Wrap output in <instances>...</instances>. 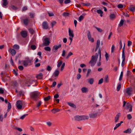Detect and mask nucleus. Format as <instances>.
<instances>
[{
	"label": "nucleus",
	"mask_w": 135,
	"mask_h": 135,
	"mask_svg": "<svg viewBox=\"0 0 135 135\" xmlns=\"http://www.w3.org/2000/svg\"><path fill=\"white\" fill-rule=\"evenodd\" d=\"M100 55V61L101 57V54L100 49L99 48L98 50V53H96L95 55H93L91 57V60L89 62L91 66H93L96 64L98 59V56Z\"/></svg>",
	"instance_id": "f257e3e1"
},
{
	"label": "nucleus",
	"mask_w": 135,
	"mask_h": 135,
	"mask_svg": "<svg viewBox=\"0 0 135 135\" xmlns=\"http://www.w3.org/2000/svg\"><path fill=\"white\" fill-rule=\"evenodd\" d=\"M40 93L38 91H35L32 93L30 95V98L36 101L38 99V96Z\"/></svg>",
	"instance_id": "f03ea898"
},
{
	"label": "nucleus",
	"mask_w": 135,
	"mask_h": 135,
	"mask_svg": "<svg viewBox=\"0 0 135 135\" xmlns=\"http://www.w3.org/2000/svg\"><path fill=\"white\" fill-rule=\"evenodd\" d=\"M124 48H125V44H124L123 47L122 49V58L123 59L122 61V66L123 67L125 61V56L124 53Z\"/></svg>",
	"instance_id": "7ed1b4c3"
},
{
	"label": "nucleus",
	"mask_w": 135,
	"mask_h": 135,
	"mask_svg": "<svg viewBox=\"0 0 135 135\" xmlns=\"http://www.w3.org/2000/svg\"><path fill=\"white\" fill-rule=\"evenodd\" d=\"M132 89L131 88H127L126 89V93L129 96L132 94Z\"/></svg>",
	"instance_id": "20e7f679"
},
{
	"label": "nucleus",
	"mask_w": 135,
	"mask_h": 135,
	"mask_svg": "<svg viewBox=\"0 0 135 135\" xmlns=\"http://www.w3.org/2000/svg\"><path fill=\"white\" fill-rule=\"evenodd\" d=\"M22 103L21 101L20 100L17 101L16 102V105L17 108L19 109H21L22 108L21 105Z\"/></svg>",
	"instance_id": "39448f33"
},
{
	"label": "nucleus",
	"mask_w": 135,
	"mask_h": 135,
	"mask_svg": "<svg viewBox=\"0 0 135 135\" xmlns=\"http://www.w3.org/2000/svg\"><path fill=\"white\" fill-rule=\"evenodd\" d=\"M87 36L89 40L92 42H93L94 41V39L93 38L91 37L90 32L89 31H88Z\"/></svg>",
	"instance_id": "423d86ee"
},
{
	"label": "nucleus",
	"mask_w": 135,
	"mask_h": 135,
	"mask_svg": "<svg viewBox=\"0 0 135 135\" xmlns=\"http://www.w3.org/2000/svg\"><path fill=\"white\" fill-rule=\"evenodd\" d=\"M35 82V80H31L30 79H27L25 80V83L26 84H28V86H30V85H31L33 82Z\"/></svg>",
	"instance_id": "0eeeda50"
},
{
	"label": "nucleus",
	"mask_w": 135,
	"mask_h": 135,
	"mask_svg": "<svg viewBox=\"0 0 135 135\" xmlns=\"http://www.w3.org/2000/svg\"><path fill=\"white\" fill-rule=\"evenodd\" d=\"M42 28L44 29H47L48 28V25L47 22L46 21H44L42 23Z\"/></svg>",
	"instance_id": "6e6552de"
},
{
	"label": "nucleus",
	"mask_w": 135,
	"mask_h": 135,
	"mask_svg": "<svg viewBox=\"0 0 135 135\" xmlns=\"http://www.w3.org/2000/svg\"><path fill=\"white\" fill-rule=\"evenodd\" d=\"M45 42L44 45L45 46H48L50 43L49 39L48 38H46L44 39Z\"/></svg>",
	"instance_id": "1a4fd4ad"
},
{
	"label": "nucleus",
	"mask_w": 135,
	"mask_h": 135,
	"mask_svg": "<svg viewBox=\"0 0 135 135\" xmlns=\"http://www.w3.org/2000/svg\"><path fill=\"white\" fill-rule=\"evenodd\" d=\"M21 36L24 38L26 37L27 36V32L25 31H22L21 32Z\"/></svg>",
	"instance_id": "9d476101"
},
{
	"label": "nucleus",
	"mask_w": 135,
	"mask_h": 135,
	"mask_svg": "<svg viewBox=\"0 0 135 135\" xmlns=\"http://www.w3.org/2000/svg\"><path fill=\"white\" fill-rule=\"evenodd\" d=\"M9 51L12 56L15 55L16 53L15 50L13 49H9Z\"/></svg>",
	"instance_id": "9b49d317"
},
{
	"label": "nucleus",
	"mask_w": 135,
	"mask_h": 135,
	"mask_svg": "<svg viewBox=\"0 0 135 135\" xmlns=\"http://www.w3.org/2000/svg\"><path fill=\"white\" fill-rule=\"evenodd\" d=\"M120 114V113H119L116 115L115 118V123H117L118 122Z\"/></svg>",
	"instance_id": "f8f14e48"
},
{
	"label": "nucleus",
	"mask_w": 135,
	"mask_h": 135,
	"mask_svg": "<svg viewBox=\"0 0 135 135\" xmlns=\"http://www.w3.org/2000/svg\"><path fill=\"white\" fill-rule=\"evenodd\" d=\"M98 114V113H91L89 115L90 118H94L97 117Z\"/></svg>",
	"instance_id": "ddd939ff"
},
{
	"label": "nucleus",
	"mask_w": 135,
	"mask_h": 135,
	"mask_svg": "<svg viewBox=\"0 0 135 135\" xmlns=\"http://www.w3.org/2000/svg\"><path fill=\"white\" fill-rule=\"evenodd\" d=\"M81 120H84L85 119H88L89 118V117L87 116L81 115Z\"/></svg>",
	"instance_id": "4468645a"
},
{
	"label": "nucleus",
	"mask_w": 135,
	"mask_h": 135,
	"mask_svg": "<svg viewBox=\"0 0 135 135\" xmlns=\"http://www.w3.org/2000/svg\"><path fill=\"white\" fill-rule=\"evenodd\" d=\"M74 120L75 121H79L81 120L80 116L76 115L74 117Z\"/></svg>",
	"instance_id": "2eb2a0df"
},
{
	"label": "nucleus",
	"mask_w": 135,
	"mask_h": 135,
	"mask_svg": "<svg viewBox=\"0 0 135 135\" xmlns=\"http://www.w3.org/2000/svg\"><path fill=\"white\" fill-rule=\"evenodd\" d=\"M30 45H34L36 44V39L34 38H32L30 42Z\"/></svg>",
	"instance_id": "dca6fc26"
},
{
	"label": "nucleus",
	"mask_w": 135,
	"mask_h": 135,
	"mask_svg": "<svg viewBox=\"0 0 135 135\" xmlns=\"http://www.w3.org/2000/svg\"><path fill=\"white\" fill-rule=\"evenodd\" d=\"M23 20L24 24L26 25H27L29 21V19L28 18L25 19Z\"/></svg>",
	"instance_id": "f3484780"
},
{
	"label": "nucleus",
	"mask_w": 135,
	"mask_h": 135,
	"mask_svg": "<svg viewBox=\"0 0 135 135\" xmlns=\"http://www.w3.org/2000/svg\"><path fill=\"white\" fill-rule=\"evenodd\" d=\"M69 35L72 37V38H73L74 37V34L73 33V31H72L71 30L70 28L69 29Z\"/></svg>",
	"instance_id": "a211bd4d"
},
{
	"label": "nucleus",
	"mask_w": 135,
	"mask_h": 135,
	"mask_svg": "<svg viewBox=\"0 0 135 135\" xmlns=\"http://www.w3.org/2000/svg\"><path fill=\"white\" fill-rule=\"evenodd\" d=\"M100 44V41L99 40H98L97 41V45L96 46V48L95 50L96 51L99 47Z\"/></svg>",
	"instance_id": "6ab92c4d"
},
{
	"label": "nucleus",
	"mask_w": 135,
	"mask_h": 135,
	"mask_svg": "<svg viewBox=\"0 0 135 135\" xmlns=\"http://www.w3.org/2000/svg\"><path fill=\"white\" fill-rule=\"evenodd\" d=\"M132 132L131 129L130 128H129L127 129L126 130L124 131L123 132L124 133H127L130 134Z\"/></svg>",
	"instance_id": "aec40b11"
},
{
	"label": "nucleus",
	"mask_w": 135,
	"mask_h": 135,
	"mask_svg": "<svg viewBox=\"0 0 135 135\" xmlns=\"http://www.w3.org/2000/svg\"><path fill=\"white\" fill-rule=\"evenodd\" d=\"M61 47V45L59 44L58 45H55L53 49H54L55 50H57L59 48H60Z\"/></svg>",
	"instance_id": "412c9836"
},
{
	"label": "nucleus",
	"mask_w": 135,
	"mask_h": 135,
	"mask_svg": "<svg viewBox=\"0 0 135 135\" xmlns=\"http://www.w3.org/2000/svg\"><path fill=\"white\" fill-rule=\"evenodd\" d=\"M9 8L10 9H12L14 10H16L18 9V8L17 7L12 5H11L10 7H9Z\"/></svg>",
	"instance_id": "4be33fe9"
},
{
	"label": "nucleus",
	"mask_w": 135,
	"mask_h": 135,
	"mask_svg": "<svg viewBox=\"0 0 135 135\" xmlns=\"http://www.w3.org/2000/svg\"><path fill=\"white\" fill-rule=\"evenodd\" d=\"M94 80L93 78H90L88 79V83L91 85L92 84L94 83Z\"/></svg>",
	"instance_id": "5701e85b"
},
{
	"label": "nucleus",
	"mask_w": 135,
	"mask_h": 135,
	"mask_svg": "<svg viewBox=\"0 0 135 135\" xmlns=\"http://www.w3.org/2000/svg\"><path fill=\"white\" fill-rule=\"evenodd\" d=\"M43 76V74L42 73H41L38 74L36 76V77L37 79H42V78Z\"/></svg>",
	"instance_id": "b1692460"
},
{
	"label": "nucleus",
	"mask_w": 135,
	"mask_h": 135,
	"mask_svg": "<svg viewBox=\"0 0 135 135\" xmlns=\"http://www.w3.org/2000/svg\"><path fill=\"white\" fill-rule=\"evenodd\" d=\"M68 104L70 106L76 108V107L75 105L73 103H71L68 102Z\"/></svg>",
	"instance_id": "393cba45"
},
{
	"label": "nucleus",
	"mask_w": 135,
	"mask_h": 135,
	"mask_svg": "<svg viewBox=\"0 0 135 135\" xmlns=\"http://www.w3.org/2000/svg\"><path fill=\"white\" fill-rule=\"evenodd\" d=\"M3 1L2 4V6H5L8 5V3L7 0H3Z\"/></svg>",
	"instance_id": "a878e982"
},
{
	"label": "nucleus",
	"mask_w": 135,
	"mask_h": 135,
	"mask_svg": "<svg viewBox=\"0 0 135 135\" xmlns=\"http://www.w3.org/2000/svg\"><path fill=\"white\" fill-rule=\"evenodd\" d=\"M59 72L58 70H56L54 73V74L55 77H56L59 75Z\"/></svg>",
	"instance_id": "bb28decb"
},
{
	"label": "nucleus",
	"mask_w": 135,
	"mask_h": 135,
	"mask_svg": "<svg viewBox=\"0 0 135 135\" xmlns=\"http://www.w3.org/2000/svg\"><path fill=\"white\" fill-rule=\"evenodd\" d=\"M81 91L82 93H86L88 91L87 88L86 87H83L81 89Z\"/></svg>",
	"instance_id": "cd10ccee"
},
{
	"label": "nucleus",
	"mask_w": 135,
	"mask_h": 135,
	"mask_svg": "<svg viewBox=\"0 0 135 135\" xmlns=\"http://www.w3.org/2000/svg\"><path fill=\"white\" fill-rule=\"evenodd\" d=\"M60 110V109H53L51 110V111L52 113L55 114L56 112H58Z\"/></svg>",
	"instance_id": "c85d7f7f"
},
{
	"label": "nucleus",
	"mask_w": 135,
	"mask_h": 135,
	"mask_svg": "<svg viewBox=\"0 0 135 135\" xmlns=\"http://www.w3.org/2000/svg\"><path fill=\"white\" fill-rule=\"evenodd\" d=\"M127 106L128 109L129 108H130V109L129 110V112H132V105L130 104H129L127 105Z\"/></svg>",
	"instance_id": "c756f323"
},
{
	"label": "nucleus",
	"mask_w": 135,
	"mask_h": 135,
	"mask_svg": "<svg viewBox=\"0 0 135 135\" xmlns=\"http://www.w3.org/2000/svg\"><path fill=\"white\" fill-rule=\"evenodd\" d=\"M13 47L14 49L17 50L19 49L20 46L18 45L15 44L13 46Z\"/></svg>",
	"instance_id": "7c9ffc66"
},
{
	"label": "nucleus",
	"mask_w": 135,
	"mask_h": 135,
	"mask_svg": "<svg viewBox=\"0 0 135 135\" xmlns=\"http://www.w3.org/2000/svg\"><path fill=\"white\" fill-rule=\"evenodd\" d=\"M12 85L14 87H17L18 85V83L16 81H13L12 82Z\"/></svg>",
	"instance_id": "2f4dec72"
},
{
	"label": "nucleus",
	"mask_w": 135,
	"mask_h": 135,
	"mask_svg": "<svg viewBox=\"0 0 135 135\" xmlns=\"http://www.w3.org/2000/svg\"><path fill=\"white\" fill-rule=\"evenodd\" d=\"M69 13L67 12H64L62 14L63 16L65 17L69 16Z\"/></svg>",
	"instance_id": "473e14b6"
},
{
	"label": "nucleus",
	"mask_w": 135,
	"mask_h": 135,
	"mask_svg": "<svg viewBox=\"0 0 135 135\" xmlns=\"http://www.w3.org/2000/svg\"><path fill=\"white\" fill-rule=\"evenodd\" d=\"M51 98V97L49 96L44 98V100L45 101H47L49 100Z\"/></svg>",
	"instance_id": "72a5a7b5"
},
{
	"label": "nucleus",
	"mask_w": 135,
	"mask_h": 135,
	"mask_svg": "<svg viewBox=\"0 0 135 135\" xmlns=\"http://www.w3.org/2000/svg\"><path fill=\"white\" fill-rule=\"evenodd\" d=\"M23 64L26 67L28 66V64L27 61L25 60L23 61Z\"/></svg>",
	"instance_id": "f704fd0d"
},
{
	"label": "nucleus",
	"mask_w": 135,
	"mask_h": 135,
	"mask_svg": "<svg viewBox=\"0 0 135 135\" xmlns=\"http://www.w3.org/2000/svg\"><path fill=\"white\" fill-rule=\"evenodd\" d=\"M8 109L7 110V111L8 112H9L10 110V109L11 108V105L10 102H8Z\"/></svg>",
	"instance_id": "c9c22d12"
},
{
	"label": "nucleus",
	"mask_w": 135,
	"mask_h": 135,
	"mask_svg": "<svg viewBox=\"0 0 135 135\" xmlns=\"http://www.w3.org/2000/svg\"><path fill=\"white\" fill-rule=\"evenodd\" d=\"M124 22V20H121L119 25V26L120 27L122 26Z\"/></svg>",
	"instance_id": "e433bc0d"
},
{
	"label": "nucleus",
	"mask_w": 135,
	"mask_h": 135,
	"mask_svg": "<svg viewBox=\"0 0 135 135\" xmlns=\"http://www.w3.org/2000/svg\"><path fill=\"white\" fill-rule=\"evenodd\" d=\"M44 49L47 51H50L51 50V48L49 46H46L45 47Z\"/></svg>",
	"instance_id": "4c0bfd02"
},
{
	"label": "nucleus",
	"mask_w": 135,
	"mask_h": 135,
	"mask_svg": "<svg viewBox=\"0 0 135 135\" xmlns=\"http://www.w3.org/2000/svg\"><path fill=\"white\" fill-rule=\"evenodd\" d=\"M121 84L120 83H119L117 87V91H119L120 90L121 88Z\"/></svg>",
	"instance_id": "58836bf2"
},
{
	"label": "nucleus",
	"mask_w": 135,
	"mask_h": 135,
	"mask_svg": "<svg viewBox=\"0 0 135 135\" xmlns=\"http://www.w3.org/2000/svg\"><path fill=\"white\" fill-rule=\"evenodd\" d=\"M105 57L106 60L107 61L108 59L109 58V55H108V54L106 52H105Z\"/></svg>",
	"instance_id": "ea45409f"
},
{
	"label": "nucleus",
	"mask_w": 135,
	"mask_h": 135,
	"mask_svg": "<svg viewBox=\"0 0 135 135\" xmlns=\"http://www.w3.org/2000/svg\"><path fill=\"white\" fill-rule=\"evenodd\" d=\"M104 82L105 83H108L109 82V80L108 79V76L106 75L105 77Z\"/></svg>",
	"instance_id": "a19ab883"
},
{
	"label": "nucleus",
	"mask_w": 135,
	"mask_h": 135,
	"mask_svg": "<svg viewBox=\"0 0 135 135\" xmlns=\"http://www.w3.org/2000/svg\"><path fill=\"white\" fill-rule=\"evenodd\" d=\"M110 18L111 19H113L115 18V16L114 14H111L110 16Z\"/></svg>",
	"instance_id": "79ce46f5"
},
{
	"label": "nucleus",
	"mask_w": 135,
	"mask_h": 135,
	"mask_svg": "<svg viewBox=\"0 0 135 135\" xmlns=\"http://www.w3.org/2000/svg\"><path fill=\"white\" fill-rule=\"evenodd\" d=\"M31 49L33 50H35V49L36 48V46L34 45H31Z\"/></svg>",
	"instance_id": "37998d69"
},
{
	"label": "nucleus",
	"mask_w": 135,
	"mask_h": 135,
	"mask_svg": "<svg viewBox=\"0 0 135 135\" xmlns=\"http://www.w3.org/2000/svg\"><path fill=\"white\" fill-rule=\"evenodd\" d=\"M123 71H122L120 75L119 79V80L120 81L122 80V78L123 76Z\"/></svg>",
	"instance_id": "c03bdc74"
},
{
	"label": "nucleus",
	"mask_w": 135,
	"mask_h": 135,
	"mask_svg": "<svg viewBox=\"0 0 135 135\" xmlns=\"http://www.w3.org/2000/svg\"><path fill=\"white\" fill-rule=\"evenodd\" d=\"M62 61L61 60H60V62H59L57 65V67L59 68L60 66L62 64Z\"/></svg>",
	"instance_id": "a18cd8bd"
},
{
	"label": "nucleus",
	"mask_w": 135,
	"mask_h": 135,
	"mask_svg": "<svg viewBox=\"0 0 135 135\" xmlns=\"http://www.w3.org/2000/svg\"><path fill=\"white\" fill-rule=\"evenodd\" d=\"M135 9V7H131L129 8V10L132 12H134Z\"/></svg>",
	"instance_id": "49530a36"
},
{
	"label": "nucleus",
	"mask_w": 135,
	"mask_h": 135,
	"mask_svg": "<svg viewBox=\"0 0 135 135\" xmlns=\"http://www.w3.org/2000/svg\"><path fill=\"white\" fill-rule=\"evenodd\" d=\"M84 18V17L82 15H81L79 18V21H81L83 20Z\"/></svg>",
	"instance_id": "de8ad7c7"
},
{
	"label": "nucleus",
	"mask_w": 135,
	"mask_h": 135,
	"mask_svg": "<svg viewBox=\"0 0 135 135\" xmlns=\"http://www.w3.org/2000/svg\"><path fill=\"white\" fill-rule=\"evenodd\" d=\"M29 31L30 33H31L32 34H33L34 32V31L32 28H30L29 29Z\"/></svg>",
	"instance_id": "09e8293b"
},
{
	"label": "nucleus",
	"mask_w": 135,
	"mask_h": 135,
	"mask_svg": "<svg viewBox=\"0 0 135 135\" xmlns=\"http://www.w3.org/2000/svg\"><path fill=\"white\" fill-rule=\"evenodd\" d=\"M28 115V114H26L23 115L22 116H21L20 118V119H23L25 117H26V116H27Z\"/></svg>",
	"instance_id": "8fccbe9b"
},
{
	"label": "nucleus",
	"mask_w": 135,
	"mask_h": 135,
	"mask_svg": "<svg viewBox=\"0 0 135 135\" xmlns=\"http://www.w3.org/2000/svg\"><path fill=\"white\" fill-rule=\"evenodd\" d=\"M95 27L97 30L99 32H101L103 31V30L99 28L96 27Z\"/></svg>",
	"instance_id": "3c124183"
},
{
	"label": "nucleus",
	"mask_w": 135,
	"mask_h": 135,
	"mask_svg": "<svg viewBox=\"0 0 135 135\" xmlns=\"http://www.w3.org/2000/svg\"><path fill=\"white\" fill-rule=\"evenodd\" d=\"M97 12L98 14H102L103 13V11L101 9L97 10Z\"/></svg>",
	"instance_id": "603ef678"
},
{
	"label": "nucleus",
	"mask_w": 135,
	"mask_h": 135,
	"mask_svg": "<svg viewBox=\"0 0 135 135\" xmlns=\"http://www.w3.org/2000/svg\"><path fill=\"white\" fill-rule=\"evenodd\" d=\"M127 117L129 120H130L132 118V117L130 114H128L127 115Z\"/></svg>",
	"instance_id": "864d4df0"
},
{
	"label": "nucleus",
	"mask_w": 135,
	"mask_h": 135,
	"mask_svg": "<svg viewBox=\"0 0 135 135\" xmlns=\"http://www.w3.org/2000/svg\"><path fill=\"white\" fill-rule=\"evenodd\" d=\"M115 46L114 45H113L112 46L111 48V52L112 53L115 50Z\"/></svg>",
	"instance_id": "5fc2aeb1"
},
{
	"label": "nucleus",
	"mask_w": 135,
	"mask_h": 135,
	"mask_svg": "<svg viewBox=\"0 0 135 135\" xmlns=\"http://www.w3.org/2000/svg\"><path fill=\"white\" fill-rule=\"evenodd\" d=\"M41 101H39V102L37 104V107H39L41 105Z\"/></svg>",
	"instance_id": "6e6d98bb"
},
{
	"label": "nucleus",
	"mask_w": 135,
	"mask_h": 135,
	"mask_svg": "<svg viewBox=\"0 0 135 135\" xmlns=\"http://www.w3.org/2000/svg\"><path fill=\"white\" fill-rule=\"evenodd\" d=\"M91 72V70L89 69L88 70L87 73L86 75V76L88 77L89 76V74Z\"/></svg>",
	"instance_id": "4d7b16f0"
},
{
	"label": "nucleus",
	"mask_w": 135,
	"mask_h": 135,
	"mask_svg": "<svg viewBox=\"0 0 135 135\" xmlns=\"http://www.w3.org/2000/svg\"><path fill=\"white\" fill-rule=\"evenodd\" d=\"M15 129L20 132H22V129L21 128L19 127H15Z\"/></svg>",
	"instance_id": "13d9d810"
},
{
	"label": "nucleus",
	"mask_w": 135,
	"mask_h": 135,
	"mask_svg": "<svg viewBox=\"0 0 135 135\" xmlns=\"http://www.w3.org/2000/svg\"><path fill=\"white\" fill-rule=\"evenodd\" d=\"M117 7L118 8H122L123 7V5L121 4H118Z\"/></svg>",
	"instance_id": "bf43d9fd"
},
{
	"label": "nucleus",
	"mask_w": 135,
	"mask_h": 135,
	"mask_svg": "<svg viewBox=\"0 0 135 135\" xmlns=\"http://www.w3.org/2000/svg\"><path fill=\"white\" fill-rule=\"evenodd\" d=\"M18 69L20 70H22L23 69V67L22 66H18Z\"/></svg>",
	"instance_id": "052dcab7"
},
{
	"label": "nucleus",
	"mask_w": 135,
	"mask_h": 135,
	"mask_svg": "<svg viewBox=\"0 0 135 135\" xmlns=\"http://www.w3.org/2000/svg\"><path fill=\"white\" fill-rule=\"evenodd\" d=\"M13 73L16 76H17L18 75V73L16 71V70L13 69Z\"/></svg>",
	"instance_id": "680f3d73"
},
{
	"label": "nucleus",
	"mask_w": 135,
	"mask_h": 135,
	"mask_svg": "<svg viewBox=\"0 0 135 135\" xmlns=\"http://www.w3.org/2000/svg\"><path fill=\"white\" fill-rule=\"evenodd\" d=\"M71 2L70 0H65L64 3L65 4H68Z\"/></svg>",
	"instance_id": "e2e57ef3"
},
{
	"label": "nucleus",
	"mask_w": 135,
	"mask_h": 135,
	"mask_svg": "<svg viewBox=\"0 0 135 135\" xmlns=\"http://www.w3.org/2000/svg\"><path fill=\"white\" fill-rule=\"evenodd\" d=\"M103 78H101L100 79L98 83V84H100L102 83L103 82Z\"/></svg>",
	"instance_id": "0e129e2a"
},
{
	"label": "nucleus",
	"mask_w": 135,
	"mask_h": 135,
	"mask_svg": "<svg viewBox=\"0 0 135 135\" xmlns=\"http://www.w3.org/2000/svg\"><path fill=\"white\" fill-rule=\"evenodd\" d=\"M56 84V81H54L52 84V85L51 86V87H55Z\"/></svg>",
	"instance_id": "69168bd1"
},
{
	"label": "nucleus",
	"mask_w": 135,
	"mask_h": 135,
	"mask_svg": "<svg viewBox=\"0 0 135 135\" xmlns=\"http://www.w3.org/2000/svg\"><path fill=\"white\" fill-rule=\"evenodd\" d=\"M56 22L55 21H53L51 22V24L52 25V27H53V26L55 25L56 24Z\"/></svg>",
	"instance_id": "338daca9"
},
{
	"label": "nucleus",
	"mask_w": 135,
	"mask_h": 135,
	"mask_svg": "<svg viewBox=\"0 0 135 135\" xmlns=\"http://www.w3.org/2000/svg\"><path fill=\"white\" fill-rule=\"evenodd\" d=\"M26 61L28 62V63H31L32 62V60L29 59H28Z\"/></svg>",
	"instance_id": "774afa93"
}]
</instances>
